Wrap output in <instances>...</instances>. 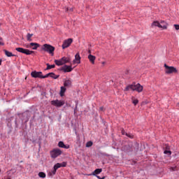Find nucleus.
<instances>
[{
    "label": "nucleus",
    "instance_id": "obj_1",
    "mask_svg": "<svg viewBox=\"0 0 179 179\" xmlns=\"http://www.w3.org/2000/svg\"><path fill=\"white\" fill-rule=\"evenodd\" d=\"M41 50L45 51V52H48L50 55H54V52L55 51V47L50 44H44L41 46Z\"/></svg>",
    "mask_w": 179,
    "mask_h": 179
},
{
    "label": "nucleus",
    "instance_id": "obj_2",
    "mask_svg": "<svg viewBox=\"0 0 179 179\" xmlns=\"http://www.w3.org/2000/svg\"><path fill=\"white\" fill-rule=\"evenodd\" d=\"M128 90H134V91H136L138 93H141V92H142L143 90V87L142 85H141V84H137V85H128L126 88H125V91L128 92Z\"/></svg>",
    "mask_w": 179,
    "mask_h": 179
},
{
    "label": "nucleus",
    "instance_id": "obj_3",
    "mask_svg": "<svg viewBox=\"0 0 179 179\" xmlns=\"http://www.w3.org/2000/svg\"><path fill=\"white\" fill-rule=\"evenodd\" d=\"M165 73L170 75V73H177L178 71L174 66H169L167 64H164Z\"/></svg>",
    "mask_w": 179,
    "mask_h": 179
},
{
    "label": "nucleus",
    "instance_id": "obj_4",
    "mask_svg": "<svg viewBox=\"0 0 179 179\" xmlns=\"http://www.w3.org/2000/svg\"><path fill=\"white\" fill-rule=\"evenodd\" d=\"M61 155H62V151L60 149L56 148L50 151V156L52 159H57Z\"/></svg>",
    "mask_w": 179,
    "mask_h": 179
},
{
    "label": "nucleus",
    "instance_id": "obj_5",
    "mask_svg": "<svg viewBox=\"0 0 179 179\" xmlns=\"http://www.w3.org/2000/svg\"><path fill=\"white\" fill-rule=\"evenodd\" d=\"M15 50L18 52H22V54H25L26 55H31L34 52L33 50H29V49H24L23 48H17Z\"/></svg>",
    "mask_w": 179,
    "mask_h": 179
},
{
    "label": "nucleus",
    "instance_id": "obj_6",
    "mask_svg": "<svg viewBox=\"0 0 179 179\" xmlns=\"http://www.w3.org/2000/svg\"><path fill=\"white\" fill-rule=\"evenodd\" d=\"M31 76L32 78H39L40 79H45V76H43L41 71H32L31 73Z\"/></svg>",
    "mask_w": 179,
    "mask_h": 179
},
{
    "label": "nucleus",
    "instance_id": "obj_7",
    "mask_svg": "<svg viewBox=\"0 0 179 179\" xmlns=\"http://www.w3.org/2000/svg\"><path fill=\"white\" fill-rule=\"evenodd\" d=\"M52 106H55V107H62L64 104H65V102L64 101H59V100H53L51 101Z\"/></svg>",
    "mask_w": 179,
    "mask_h": 179
},
{
    "label": "nucleus",
    "instance_id": "obj_8",
    "mask_svg": "<svg viewBox=\"0 0 179 179\" xmlns=\"http://www.w3.org/2000/svg\"><path fill=\"white\" fill-rule=\"evenodd\" d=\"M155 26V27H159L160 29H167V25L166 24H162L159 21H155L152 24V27H153Z\"/></svg>",
    "mask_w": 179,
    "mask_h": 179
},
{
    "label": "nucleus",
    "instance_id": "obj_9",
    "mask_svg": "<svg viewBox=\"0 0 179 179\" xmlns=\"http://www.w3.org/2000/svg\"><path fill=\"white\" fill-rule=\"evenodd\" d=\"M72 41H73L72 40V38H69L67 40H65L64 42H63V44H62V48L63 50H65V48H68V47H69V45H71V44H72Z\"/></svg>",
    "mask_w": 179,
    "mask_h": 179
},
{
    "label": "nucleus",
    "instance_id": "obj_10",
    "mask_svg": "<svg viewBox=\"0 0 179 179\" xmlns=\"http://www.w3.org/2000/svg\"><path fill=\"white\" fill-rule=\"evenodd\" d=\"M40 47V44L37 43H31L27 47V48H31L32 50H37Z\"/></svg>",
    "mask_w": 179,
    "mask_h": 179
},
{
    "label": "nucleus",
    "instance_id": "obj_11",
    "mask_svg": "<svg viewBox=\"0 0 179 179\" xmlns=\"http://www.w3.org/2000/svg\"><path fill=\"white\" fill-rule=\"evenodd\" d=\"M73 69H72V66H68V65H64L62 68V71H64V72H72Z\"/></svg>",
    "mask_w": 179,
    "mask_h": 179
},
{
    "label": "nucleus",
    "instance_id": "obj_12",
    "mask_svg": "<svg viewBox=\"0 0 179 179\" xmlns=\"http://www.w3.org/2000/svg\"><path fill=\"white\" fill-rule=\"evenodd\" d=\"M48 76H50L52 79H58L59 78V75H55V73H49L46 74L45 76V78H48Z\"/></svg>",
    "mask_w": 179,
    "mask_h": 179
},
{
    "label": "nucleus",
    "instance_id": "obj_13",
    "mask_svg": "<svg viewBox=\"0 0 179 179\" xmlns=\"http://www.w3.org/2000/svg\"><path fill=\"white\" fill-rule=\"evenodd\" d=\"M73 64H80V55L79 53H77L75 55V59L73 61Z\"/></svg>",
    "mask_w": 179,
    "mask_h": 179
},
{
    "label": "nucleus",
    "instance_id": "obj_14",
    "mask_svg": "<svg viewBox=\"0 0 179 179\" xmlns=\"http://www.w3.org/2000/svg\"><path fill=\"white\" fill-rule=\"evenodd\" d=\"M64 87H71L72 86V80H66L64 83Z\"/></svg>",
    "mask_w": 179,
    "mask_h": 179
},
{
    "label": "nucleus",
    "instance_id": "obj_15",
    "mask_svg": "<svg viewBox=\"0 0 179 179\" xmlns=\"http://www.w3.org/2000/svg\"><path fill=\"white\" fill-rule=\"evenodd\" d=\"M60 59L62 60V63L63 64V65L65 64H68V62H71V59L69 57H64Z\"/></svg>",
    "mask_w": 179,
    "mask_h": 179
},
{
    "label": "nucleus",
    "instance_id": "obj_16",
    "mask_svg": "<svg viewBox=\"0 0 179 179\" xmlns=\"http://www.w3.org/2000/svg\"><path fill=\"white\" fill-rule=\"evenodd\" d=\"M88 59L94 65V61H96V57L92 55H88Z\"/></svg>",
    "mask_w": 179,
    "mask_h": 179
},
{
    "label": "nucleus",
    "instance_id": "obj_17",
    "mask_svg": "<svg viewBox=\"0 0 179 179\" xmlns=\"http://www.w3.org/2000/svg\"><path fill=\"white\" fill-rule=\"evenodd\" d=\"M58 146L59 148H62L63 149H68L69 148V147H66V145H65V144L62 141L59 142Z\"/></svg>",
    "mask_w": 179,
    "mask_h": 179
},
{
    "label": "nucleus",
    "instance_id": "obj_18",
    "mask_svg": "<svg viewBox=\"0 0 179 179\" xmlns=\"http://www.w3.org/2000/svg\"><path fill=\"white\" fill-rule=\"evenodd\" d=\"M3 52H4L5 55H6V57H15V55H13L12 52H10L6 50H3Z\"/></svg>",
    "mask_w": 179,
    "mask_h": 179
},
{
    "label": "nucleus",
    "instance_id": "obj_19",
    "mask_svg": "<svg viewBox=\"0 0 179 179\" xmlns=\"http://www.w3.org/2000/svg\"><path fill=\"white\" fill-rule=\"evenodd\" d=\"M103 170L101 169H96L93 173L92 176H97V174H100Z\"/></svg>",
    "mask_w": 179,
    "mask_h": 179
},
{
    "label": "nucleus",
    "instance_id": "obj_20",
    "mask_svg": "<svg viewBox=\"0 0 179 179\" xmlns=\"http://www.w3.org/2000/svg\"><path fill=\"white\" fill-rule=\"evenodd\" d=\"M55 64L56 65H57V66H61L64 65L63 63H62V60H61V59L59 60L55 59Z\"/></svg>",
    "mask_w": 179,
    "mask_h": 179
},
{
    "label": "nucleus",
    "instance_id": "obj_21",
    "mask_svg": "<svg viewBox=\"0 0 179 179\" xmlns=\"http://www.w3.org/2000/svg\"><path fill=\"white\" fill-rule=\"evenodd\" d=\"M46 65H47V68H46L45 71H48L50 69H52L55 68V64L50 65V64H46Z\"/></svg>",
    "mask_w": 179,
    "mask_h": 179
},
{
    "label": "nucleus",
    "instance_id": "obj_22",
    "mask_svg": "<svg viewBox=\"0 0 179 179\" xmlns=\"http://www.w3.org/2000/svg\"><path fill=\"white\" fill-rule=\"evenodd\" d=\"M66 91V88L65 87H61L60 96L62 97L64 96V93Z\"/></svg>",
    "mask_w": 179,
    "mask_h": 179
},
{
    "label": "nucleus",
    "instance_id": "obj_23",
    "mask_svg": "<svg viewBox=\"0 0 179 179\" xmlns=\"http://www.w3.org/2000/svg\"><path fill=\"white\" fill-rule=\"evenodd\" d=\"M31 37H33V34H27V41H31Z\"/></svg>",
    "mask_w": 179,
    "mask_h": 179
},
{
    "label": "nucleus",
    "instance_id": "obj_24",
    "mask_svg": "<svg viewBox=\"0 0 179 179\" xmlns=\"http://www.w3.org/2000/svg\"><path fill=\"white\" fill-rule=\"evenodd\" d=\"M131 100H132V103H133V104H134V106H136V104H138V103H139V101L138 99H135L134 97H132Z\"/></svg>",
    "mask_w": 179,
    "mask_h": 179
},
{
    "label": "nucleus",
    "instance_id": "obj_25",
    "mask_svg": "<svg viewBox=\"0 0 179 179\" xmlns=\"http://www.w3.org/2000/svg\"><path fill=\"white\" fill-rule=\"evenodd\" d=\"M38 176L41 178H45V173L44 172H39Z\"/></svg>",
    "mask_w": 179,
    "mask_h": 179
},
{
    "label": "nucleus",
    "instance_id": "obj_26",
    "mask_svg": "<svg viewBox=\"0 0 179 179\" xmlns=\"http://www.w3.org/2000/svg\"><path fill=\"white\" fill-rule=\"evenodd\" d=\"M91 146H93V142L92 141H88L86 143V148H91Z\"/></svg>",
    "mask_w": 179,
    "mask_h": 179
},
{
    "label": "nucleus",
    "instance_id": "obj_27",
    "mask_svg": "<svg viewBox=\"0 0 179 179\" xmlns=\"http://www.w3.org/2000/svg\"><path fill=\"white\" fill-rule=\"evenodd\" d=\"M61 168V164L60 163H57L54 166V169H55V170H58V169Z\"/></svg>",
    "mask_w": 179,
    "mask_h": 179
},
{
    "label": "nucleus",
    "instance_id": "obj_28",
    "mask_svg": "<svg viewBox=\"0 0 179 179\" xmlns=\"http://www.w3.org/2000/svg\"><path fill=\"white\" fill-rule=\"evenodd\" d=\"M164 155H171V151L166 150H164Z\"/></svg>",
    "mask_w": 179,
    "mask_h": 179
},
{
    "label": "nucleus",
    "instance_id": "obj_29",
    "mask_svg": "<svg viewBox=\"0 0 179 179\" xmlns=\"http://www.w3.org/2000/svg\"><path fill=\"white\" fill-rule=\"evenodd\" d=\"M73 8H69V7L66 8V12H73Z\"/></svg>",
    "mask_w": 179,
    "mask_h": 179
},
{
    "label": "nucleus",
    "instance_id": "obj_30",
    "mask_svg": "<svg viewBox=\"0 0 179 179\" xmlns=\"http://www.w3.org/2000/svg\"><path fill=\"white\" fill-rule=\"evenodd\" d=\"M60 167H66V162H62L60 164Z\"/></svg>",
    "mask_w": 179,
    "mask_h": 179
},
{
    "label": "nucleus",
    "instance_id": "obj_31",
    "mask_svg": "<svg viewBox=\"0 0 179 179\" xmlns=\"http://www.w3.org/2000/svg\"><path fill=\"white\" fill-rule=\"evenodd\" d=\"M57 173V169H55V168H53V170L52 171V176H55V173Z\"/></svg>",
    "mask_w": 179,
    "mask_h": 179
},
{
    "label": "nucleus",
    "instance_id": "obj_32",
    "mask_svg": "<svg viewBox=\"0 0 179 179\" xmlns=\"http://www.w3.org/2000/svg\"><path fill=\"white\" fill-rule=\"evenodd\" d=\"M126 136H128L129 138H134V136L127 133H126Z\"/></svg>",
    "mask_w": 179,
    "mask_h": 179
},
{
    "label": "nucleus",
    "instance_id": "obj_33",
    "mask_svg": "<svg viewBox=\"0 0 179 179\" xmlns=\"http://www.w3.org/2000/svg\"><path fill=\"white\" fill-rule=\"evenodd\" d=\"M173 26H174L176 30H179V25L178 24H174Z\"/></svg>",
    "mask_w": 179,
    "mask_h": 179
},
{
    "label": "nucleus",
    "instance_id": "obj_34",
    "mask_svg": "<svg viewBox=\"0 0 179 179\" xmlns=\"http://www.w3.org/2000/svg\"><path fill=\"white\" fill-rule=\"evenodd\" d=\"M160 24H166V29H167V23H166V22L164 21H161V23H159Z\"/></svg>",
    "mask_w": 179,
    "mask_h": 179
},
{
    "label": "nucleus",
    "instance_id": "obj_35",
    "mask_svg": "<svg viewBox=\"0 0 179 179\" xmlns=\"http://www.w3.org/2000/svg\"><path fill=\"white\" fill-rule=\"evenodd\" d=\"M170 171H176V167H171Z\"/></svg>",
    "mask_w": 179,
    "mask_h": 179
},
{
    "label": "nucleus",
    "instance_id": "obj_36",
    "mask_svg": "<svg viewBox=\"0 0 179 179\" xmlns=\"http://www.w3.org/2000/svg\"><path fill=\"white\" fill-rule=\"evenodd\" d=\"M0 45H3V42H2V38H0Z\"/></svg>",
    "mask_w": 179,
    "mask_h": 179
},
{
    "label": "nucleus",
    "instance_id": "obj_37",
    "mask_svg": "<svg viewBox=\"0 0 179 179\" xmlns=\"http://www.w3.org/2000/svg\"><path fill=\"white\" fill-rule=\"evenodd\" d=\"M100 111H104V108L103 106L99 108Z\"/></svg>",
    "mask_w": 179,
    "mask_h": 179
},
{
    "label": "nucleus",
    "instance_id": "obj_38",
    "mask_svg": "<svg viewBox=\"0 0 179 179\" xmlns=\"http://www.w3.org/2000/svg\"><path fill=\"white\" fill-rule=\"evenodd\" d=\"M88 54H90V55H92V50H88Z\"/></svg>",
    "mask_w": 179,
    "mask_h": 179
},
{
    "label": "nucleus",
    "instance_id": "obj_39",
    "mask_svg": "<svg viewBox=\"0 0 179 179\" xmlns=\"http://www.w3.org/2000/svg\"><path fill=\"white\" fill-rule=\"evenodd\" d=\"M96 177H97L99 179H104V177L100 178V176H96Z\"/></svg>",
    "mask_w": 179,
    "mask_h": 179
},
{
    "label": "nucleus",
    "instance_id": "obj_40",
    "mask_svg": "<svg viewBox=\"0 0 179 179\" xmlns=\"http://www.w3.org/2000/svg\"><path fill=\"white\" fill-rule=\"evenodd\" d=\"M122 135H126L127 133H125L124 131H122Z\"/></svg>",
    "mask_w": 179,
    "mask_h": 179
},
{
    "label": "nucleus",
    "instance_id": "obj_41",
    "mask_svg": "<svg viewBox=\"0 0 179 179\" xmlns=\"http://www.w3.org/2000/svg\"><path fill=\"white\" fill-rule=\"evenodd\" d=\"M0 65H2V59H0Z\"/></svg>",
    "mask_w": 179,
    "mask_h": 179
},
{
    "label": "nucleus",
    "instance_id": "obj_42",
    "mask_svg": "<svg viewBox=\"0 0 179 179\" xmlns=\"http://www.w3.org/2000/svg\"><path fill=\"white\" fill-rule=\"evenodd\" d=\"M126 73H128V71L126 72Z\"/></svg>",
    "mask_w": 179,
    "mask_h": 179
},
{
    "label": "nucleus",
    "instance_id": "obj_43",
    "mask_svg": "<svg viewBox=\"0 0 179 179\" xmlns=\"http://www.w3.org/2000/svg\"><path fill=\"white\" fill-rule=\"evenodd\" d=\"M178 107H179V103H178Z\"/></svg>",
    "mask_w": 179,
    "mask_h": 179
},
{
    "label": "nucleus",
    "instance_id": "obj_44",
    "mask_svg": "<svg viewBox=\"0 0 179 179\" xmlns=\"http://www.w3.org/2000/svg\"><path fill=\"white\" fill-rule=\"evenodd\" d=\"M0 173H1V169H0Z\"/></svg>",
    "mask_w": 179,
    "mask_h": 179
}]
</instances>
